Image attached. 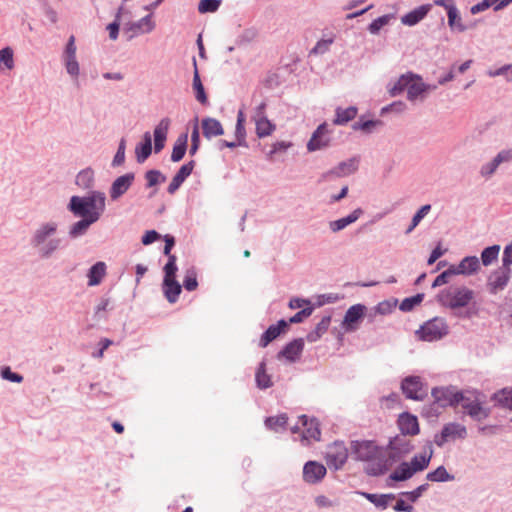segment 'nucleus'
<instances>
[{"instance_id": "37998d69", "label": "nucleus", "mask_w": 512, "mask_h": 512, "mask_svg": "<svg viewBox=\"0 0 512 512\" xmlns=\"http://www.w3.org/2000/svg\"><path fill=\"white\" fill-rule=\"evenodd\" d=\"M414 471L408 462H402L391 474L390 479L394 481H406L414 475Z\"/></svg>"}, {"instance_id": "20e7f679", "label": "nucleus", "mask_w": 512, "mask_h": 512, "mask_svg": "<svg viewBox=\"0 0 512 512\" xmlns=\"http://www.w3.org/2000/svg\"><path fill=\"white\" fill-rule=\"evenodd\" d=\"M475 298V292L465 285H450L440 290L437 302L444 308L457 311L466 308Z\"/></svg>"}, {"instance_id": "e2e57ef3", "label": "nucleus", "mask_w": 512, "mask_h": 512, "mask_svg": "<svg viewBox=\"0 0 512 512\" xmlns=\"http://www.w3.org/2000/svg\"><path fill=\"white\" fill-rule=\"evenodd\" d=\"M126 139L122 138L119 141L117 152L112 160V166L118 167L125 162Z\"/></svg>"}, {"instance_id": "338daca9", "label": "nucleus", "mask_w": 512, "mask_h": 512, "mask_svg": "<svg viewBox=\"0 0 512 512\" xmlns=\"http://www.w3.org/2000/svg\"><path fill=\"white\" fill-rule=\"evenodd\" d=\"M499 1L500 0H482L476 5H473L470 11L473 15L478 14L480 12L487 10L490 7L494 8L499 3Z\"/></svg>"}, {"instance_id": "7c9ffc66", "label": "nucleus", "mask_w": 512, "mask_h": 512, "mask_svg": "<svg viewBox=\"0 0 512 512\" xmlns=\"http://www.w3.org/2000/svg\"><path fill=\"white\" fill-rule=\"evenodd\" d=\"M286 327L287 322L285 320H280L276 325L269 326L262 334L259 345L263 348L266 347L270 342L276 339Z\"/></svg>"}, {"instance_id": "e433bc0d", "label": "nucleus", "mask_w": 512, "mask_h": 512, "mask_svg": "<svg viewBox=\"0 0 512 512\" xmlns=\"http://www.w3.org/2000/svg\"><path fill=\"white\" fill-rule=\"evenodd\" d=\"M361 496L365 497L368 501L373 503L376 507L385 509L387 508L389 501L395 499L394 494H373L367 492H357Z\"/></svg>"}, {"instance_id": "cd10ccee", "label": "nucleus", "mask_w": 512, "mask_h": 512, "mask_svg": "<svg viewBox=\"0 0 512 512\" xmlns=\"http://www.w3.org/2000/svg\"><path fill=\"white\" fill-rule=\"evenodd\" d=\"M363 214V210L361 208H357L353 210L349 215L346 217L330 221L329 222V228L333 233H337L343 229H345L348 225L356 222L361 215Z\"/></svg>"}, {"instance_id": "aec40b11", "label": "nucleus", "mask_w": 512, "mask_h": 512, "mask_svg": "<svg viewBox=\"0 0 512 512\" xmlns=\"http://www.w3.org/2000/svg\"><path fill=\"white\" fill-rule=\"evenodd\" d=\"M433 445L431 441H427L425 445V451L424 453L415 455L411 462L409 463L410 467L414 471V473L421 472L425 470L432 459L433 456Z\"/></svg>"}, {"instance_id": "7ed1b4c3", "label": "nucleus", "mask_w": 512, "mask_h": 512, "mask_svg": "<svg viewBox=\"0 0 512 512\" xmlns=\"http://www.w3.org/2000/svg\"><path fill=\"white\" fill-rule=\"evenodd\" d=\"M350 453L356 460L367 463L365 472L370 476H380L388 470V463L383 449L377 446L374 441H351Z\"/></svg>"}, {"instance_id": "4be33fe9", "label": "nucleus", "mask_w": 512, "mask_h": 512, "mask_svg": "<svg viewBox=\"0 0 512 512\" xmlns=\"http://www.w3.org/2000/svg\"><path fill=\"white\" fill-rule=\"evenodd\" d=\"M194 166L195 162L192 160L180 167V169L178 170V172L175 174L170 184L168 185L167 192L169 194H174L180 188L182 183L192 173Z\"/></svg>"}, {"instance_id": "2eb2a0df", "label": "nucleus", "mask_w": 512, "mask_h": 512, "mask_svg": "<svg viewBox=\"0 0 512 512\" xmlns=\"http://www.w3.org/2000/svg\"><path fill=\"white\" fill-rule=\"evenodd\" d=\"M330 140L327 124L323 123L313 132L307 143V149L310 152L324 149L329 146Z\"/></svg>"}, {"instance_id": "473e14b6", "label": "nucleus", "mask_w": 512, "mask_h": 512, "mask_svg": "<svg viewBox=\"0 0 512 512\" xmlns=\"http://www.w3.org/2000/svg\"><path fill=\"white\" fill-rule=\"evenodd\" d=\"M357 112L358 109L355 106H350L347 108L337 107L335 110V118L333 120V124L345 125L356 117Z\"/></svg>"}, {"instance_id": "72a5a7b5", "label": "nucleus", "mask_w": 512, "mask_h": 512, "mask_svg": "<svg viewBox=\"0 0 512 512\" xmlns=\"http://www.w3.org/2000/svg\"><path fill=\"white\" fill-rule=\"evenodd\" d=\"M193 65H194V73H193V81H192V87L195 91V97L197 101H199L201 104H207L208 99L207 95L204 90V86L201 82L200 75L197 68V62L196 59H193Z\"/></svg>"}, {"instance_id": "69168bd1", "label": "nucleus", "mask_w": 512, "mask_h": 512, "mask_svg": "<svg viewBox=\"0 0 512 512\" xmlns=\"http://www.w3.org/2000/svg\"><path fill=\"white\" fill-rule=\"evenodd\" d=\"M164 272H165L164 279L175 278V275L177 272L176 256L175 255L168 256V262L164 266Z\"/></svg>"}, {"instance_id": "09e8293b", "label": "nucleus", "mask_w": 512, "mask_h": 512, "mask_svg": "<svg viewBox=\"0 0 512 512\" xmlns=\"http://www.w3.org/2000/svg\"><path fill=\"white\" fill-rule=\"evenodd\" d=\"M500 165H501L500 162L498 161L497 157L495 156L490 161L481 165V167L479 169V175L483 179L488 180L496 173V171Z\"/></svg>"}, {"instance_id": "0e129e2a", "label": "nucleus", "mask_w": 512, "mask_h": 512, "mask_svg": "<svg viewBox=\"0 0 512 512\" xmlns=\"http://www.w3.org/2000/svg\"><path fill=\"white\" fill-rule=\"evenodd\" d=\"M490 77L504 76L508 82H512V64L504 65L496 70L487 72Z\"/></svg>"}, {"instance_id": "9d476101", "label": "nucleus", "mask_w": 512, "mask_h": 512, "mask_svg": "<svg viewBox=\"0 0 512 512\" xmlns=\"http://www.w3.org/2000/svg\"><path fill=\"white\" fill-rule=\"evenodd\" d=\"M511 272V268H505L503 266L492 271L489 274L486 283L488 292L495 295L498 292L503 291L510 281Z\"/></svg>"}, {"instance_id": "13d9d810", "label": "nucleus", "mask_w": 512, "mask_h": 512, "mask_svg": "<svg viewBox=\"0 0 512 512\" xmlns=\"http://www.w3.org/2000/svg\"><path fill=\"white\" fill-rule=\"evenodd\" d=\"M183 286L187 291H194L197 288V274L194 268H190L186 271Z\"/></svg>"}, {"instance_id": "79ce46f5", "label": "nucleus", "mask_w": 512, "mask_h": 512, "mask_svg": "<svg viewBox=\"0 0 512 512\" xmlns=\"http://www.w3.org/2000/svg\"><path fill=\"white\" fill-rule=\"evenodd\" d=\"M256 385L259 389H267L273 385L270 375L266 373V363L262 361L255 374Z\"/></svg>"}, {"instance_id": "de8ad7c7", "label": "nucleus", "mask_w": 512, "mask_h": 512, "mask_svg": "<svg viewBox=\"0 0 512 512\" xmlns=\"http://www.w3.org/2000/svg\"><path fill=\"white\" fill-rule=\"evenodd\" d=\"M447 16L448 25L452 30L464 32L467 29V27L462 23L457 7H450Z\"/></svg>"}, {"instance_id": "a878e982", "label": "nucleus", "mask_w": 512, "mask_h": 512, "mask_svg": "<svg viewBox=\"0 0 512 512\" xmlns=\"http://www.w3.org/2000/svg\"><path fill=\"white\" fill-rule=\"evenodd\" d=\"M124 27L127 31H131L133 33L132 36H135L140 33H150L155 28V23L152 20L151 15H146L136 22H127L123 23Z\"/></svg>"}, {"instance_id": "1a4fd4ad", "label": "nucleus", "mask_w": 512, "mask_h": 512, "mask_svg": "<svg viewBox=\"0 0 512 512\" xmlns=\"http://www.w3.org/2000/svg\"><path fill=\"white\" fill-rule=\"evenodd\" d=\"M401 389L403 394L412 400L421 401L427 394V387L419 376H408L402 380Z\"/></svg>"}, {"instance_id": "4c0bfd02", "label": "nucleus", "mask_w": 512, "mask_h": 512, "mask_svg": "<svg viewBox=\"0 0 512 512\" xmlns=\"http://www.w3.org/2000/svg\"><path fill=\"white\" fill-rule=\"evenodd\" d=\"M492 400L497 406L505 409L512 410V388H503L495 392Z\"/></svg>"}, {"instance_id": "052dcab7", "label": "nucleus", "mask_w": 512, "mask_h": 512, "mask_svg": "<svg viewBox=\"0 0 512 512\" xmlns=\"http://www.w3.org/2000/svg\"><path fill=\"white\" fill-rule=\"evenodd\" d=\"M221 4V0H201L198 5L200 13H213L216 12Z\"/></svg>"}, {"instance_id": "412c9836", "label": "nucleus", "mask_w": 512, "mask_h": 512, "mask_svg": "<svg viewBox=\"0 0 512 512\" xmlns=\"http://www.w3.org/2000/svg\"><path fill=\"white\" fill-rule=\"evenodd\" d=\"M430 85L423 82L422 77L414 74L413 80L409 82L407 90V99L411 102L424 98V94L428 92Z\"/></svg>"}, {"instance_id": "f257e3e1", "label": "nucleus", "mask_w": 512, "mask_h": 512, "mask_svg": "<svg viewBox=\"0 0 512 512\" xmlns=\"http://www.w3.org/2000/svg\"><path fill=\"white\" fill-rule=\"evenodd\" d=\"M67 210L77 218L68 228L70 239H78L87 234L89 228L98 222L106 210V195L99 190H91L85 196L74 195L67 204Z\"/></svg>"}, {"instance_id": "dca6fc26", "label": "nucleus", "mask_w": 512, "mask_h": 512, "mask_svg": "<svg viewBox=\"0 0 512 512\" xmlns=\"http://www.w3.org/2000/svg\"><path fill=\"white\" fill-rule=\"evenodd\" d=\"M348 458V450L342 443H334L327 452V463L336 470L341 469Z\"/></svg>"}, {"instance_id": "774afa93", "label": "nucleus", "mask_w": 512, "mask_h": 512, "mask_svg": "<svg viewBox=\"0 0 512 512\" xmlns=\"http://www.w3.org/2000/svg\"><path fill=\"white\" fill-rule=\"evenodd\" d=\"M1 377L14 383H21L23 381V376L13 372L8 366L1 369Z\"/></svg>"}, {"instance_id": "f704fd0d", "label": "nucleus", "mask_w": 512, "mask_h": 512, "mask_svg": "<svg viewBox=\"0 0 512 512\" xmlns=\"http://www.w3.org/2000/svg\"><path fill=\"white\" fill-rule=\"evenodd\" d=\"M61 59L67 74L72 79H77L80 74V65L77 60L76 54H62Z\"/></svg>"}, {"instance_id": "0eeeda50", "label": "nucleus", "mask_w": 512, "mask_h": 512, "mask_svg": "<svg viewBox=\"0 0 512 512\" xmlns=\"http://www.w3.org/2000/svg\"><path fill=\"white\" fill-rule=\"evenodd\" d=\"M431 395L441 408L456 407L462 399V391L453 385L434 387Z\"/></svg>"}, {"instance_id": "8fccbe9b", "label": "nucleus", "mask_w": 512, "mask_h": 512, "mask_svg": "<svg viewBox=\"0 0 512 512\" xmlns=\"http://www.w3.org/2000/svg\"><path fill=\"white\" fill-rule=\"evenodd\" d=\"M500 245H492L485 248L481 253V262L484 266H489L498 259Z\"/></svg>"}, {"instance_id": "f8f14e48", "label": "nucleus", "mask_w": 512, "mask_h": 512, "mask_svg": "<svg viewBox=\"0 0 512 512\" xmlns=\"http://www.w3.org/2000/svg\"><path fill=\"white\" fill-rule=\"evenodd\" d=\"M366 307L363 304H355L348 308L342 321V327L346 332H354L359 328V322L365 315Z\"/></svg>"}, {"instance_id": "864d4df0", "label": "nucleus", "mask_w": 512, "mask_h": 512, "mask_svg": "<svg viewBox=\"0 0 512 512\" xmlns=\"http://www.w3.org/2000/svg\"><path fill=\"white\" fill-rule=\"evenodd\" d=\"M170 126V120L169 118H163L160 120V122L156 125L154 129V141H161L165 142L168 134V129Z\"/></svg>"}, {"instance_id": "c756f323", "label": "nucleus", "mask_w": 512, "mask_h": 512, "mask_svg": "<svg viewBox=\"0 0 512 512\" xmlns=\"http://www.w3.org/2000/svg\"><path fill=\"white\" fill-rule=\"evenodd\" d=\"M107 266L104 262L99 261L90 267L87 273L88 286L99 285L106 275Z\"/></svg>"}, {"instance_id": "bf43d9fd", "label": "nucleus", "mask_w": 512, "mask_h": 512, "mask_svg": "<svg viewBox=\"0 0 512 512\" xmlns=\"http://www.w3.org/2000/svg\"><path fill=\"white\" fill-rule=\"evenodd\" d=\"M380 123L381 122L379 120H362V119H360L359 121L355 122L352 125V129L355 131L361 130L365 133H371L373 131V129Z\"/></svg>"}, {"instance_id": "6e6d98bb", "label": "nucleus", "mask_w": 512, "mask_h": 512, "mask_svg": "<svg viewBox=\"0 0 512 512\" xmlns=\"http://www.w3.org/2000/svg\"><path fill=\"white\" fill-rule=\"evenodd\" d=\"M287 420L288 418L285 414L276 417H268L265 420V425L267 428L271 430L279 431L280 428L285 427V425L287 424Z\"/></svg>"}, {"instance_id": "4468645a", "label": "nucleus", "mask_w": 512, "mask_h": 512, "mask_svg": "<svg viewBox=\"0 0 512 512\" xmlns=\"http://www.w3.org/2000/svg\"><path fill=\"white\" fill-rule=\"evenodd\" d=\"M327 473L326 467L317 461H308L303 467V480L308 484H317Z\"/></svg>"}, {"instance_id": "f03ea898", "label": "nucleus", "mask_w": 512, "mask_h": 512, "mask_svg": "<svg viewBox=\"0 0 512 512\" xmlns=\"http://www.w3.org/2000/svg\"><path fill=\"white\" fill-rule=\"evenodd\" d=\"M29 246L41 260H49L66 247L60 224L55 220L41 221L31 231Z\"/></svg>"}, {"instance_id": "5701e85b", "label": "nucleus", "mask_w": 512, "mask_h": 512, "mask_svg": "<svg viewBox=\"0 0 512 512\" xmlns=\"http://www.w3.org/2000/svg\"><path fill=\"white\" fill-rule=\"evenodd\" d=\"M432 8L431 4L421 5L401 17V23L405 26H415L421 22Z\"/></svg>"}, {"instance_id": "4d7b16f0", "label": "nucleus", "mask_w": 512, "mask_h": 512, "mask_svg": "<svg viewBox=\"0 0 512 512\" xmlns=\"http://www.w3.org/2000/svg\"><path fill=\"white\" fill-rule=\"evenodd\" d=\"M146 187L156 186L166 180V177L159 170H149L145 173Z\"/></svg>"}, {"instance_id": "9b49d317", "label": "nucleus", "mask_w": 512, "mask_h": 512, "mask_svg": "<svg viewBox=\"0 0 512 512\" xmlns=\"http://www.w3.org/2000/svg\"><path fill=\"white\" fill-rule=\"evenodd\" d=\"M388 449L390 450L388 457L396 461L409 454L414 449V446L405 435L401 434L389 441Z\"/></svg>"}, {"instance_id": "a211bd4d", "label": "nucleus", "mask_w": 512, "mask_h": 512, "mask_svg": "<svg viewBox=\"0 0 512 512\" xmlns=\"http://www.w3.org/2000/svg\"><path fill=\"white\" fill-rule=\"evenodd\" d=\"M358 162L357 158H350L346 161H342L337 166L323 174V178L328 179L330 177H345L351 175L357 171Z\"/></svg>"}, {"instance_id": "bb28decb", "label": "nucleus", "mask_w": 512, "mask_h": 512, "mask_svg": "<svg viewBox=\"0 0 512 512\" xmlns=\"http://www.w3.org/2000/svg\"><path fill=\"white\" fill-rule=\"evenodd\" d=\"M203 135L207 139L221 136L224 134V129L219 120L212 117H205L201 121Z\"/></svg>"}, {"instance_id": "39448f33", "label": "nucleus", "mask_w": 512, "mask_h": 512, "mask_svg": "<svg viewBox=\"0 0 512 512\" xmlns=\"http://www.w3.org/2000/svg\"><path fill=\"white\" fill-rule=\"evenodd\" d=\"M460 404L473 420L481 421L490 415V409L484 406V396L478 391H462Z\"/></svg>"}, {"instance_id": "58836bf2", "label": "nucleus", "mask_w": 512, "mask_h": 512, "mask_svg": "<svg viewBox=\"0 0 512 512\" xmlns=\"http://www.w3.org/2000/svg\"><path fill=\"white\" fill-rule=\"evenodd\" d=\"M187 141H188V135L187 133H183L178 136L177 140L175 141L172 154H171V160L173 162H179L183 159L186 150H187Z\"/></svg>"}, {"instance_id": "49530a36", "label": "nucleus", "mask_w": 512, "mask_h": 512, "mask_svg": "<svg viewBox=\"0 0 512 512\" xmlns=\"http://www.w3.org/2000/svg\"><path fill=\"white\" fill-rule=\"evenodd\" d=\"M426 479L431 482H448L453 481L455 479L454 475L449 474L446 468L441 465L437 467L434 471L429 472L426 475Z\"/></svg>"}, {"instance_id": "c9c22d12", "label": "nucleus", "mask_w": 512, "mask_h": 512, "mask_svg": "<svg viewBox=\"0 0 512 512\" xmlns=\"http://www.w3.org/2000/svg\"><path fill=\"white\" fill-rule=\"evenodd\" d=\"M163 289L167 300L170 303H175L181 293V285L176 281V279H164Z\"/></svg>"}, {"instance_id": "6e6552de", "label": "nucleus", "mask_w": 512, "mask_h": 512, "mask_svg": "<svg viewBox=\"0 0 512 512\" xmlns=\"http://www.w3.org/2000/svg\"><path fill=\"white\" fill-rule=\"evenodd\" d=\"M467 437V428L457 422H450L443 426L440 433L434 435L433 443L438 447H443L448 441L457 439L463 440Z\"/></svg>"}, {"instance_id": "423d86ee", "label": "nucleus", "mask_w": 512, "mask_h": 512, "mask_svg": "<svg viewBox=\"0 0 512 512\" xmlns=\"http://www.w3.org/2000/svg\"><path fill=\"white\" fill-rule=\"evenodd\" d=\"M448 332L449 327L446 320L441 317H435L421 325L416 334L420 340L433 342L442 339Z\"/></svg>"}, {"instance_id": "5fc2aeb1", "label": "nucleus", "mask_w": 512, "mask_h": 512, "mask_svg": "<svg viewBox=\"0 0 512 512\" xmlns=\"http://www.w3.org/2000/svg\"><path fill=\"white\" fill-rule=\"evenodd\" d=\"M424 299L423 293H418L412 297L405 298L400 304V310L403 312H409L414 309L416 305H419Z\"/></svg>"}, {"instance_id": "6ab92c4d", "label": "nucleus", "mask_w": 512, "mask_h": 512, "mask_svg": "<svg viewBox=\"0 0 512 512\" xmlns=\"http://www.w3.org/2000/svg\"><path fill=\"white\" fill-rule=\"evenodd\" d=\"M452 266L456 275L463 276L474 275L478 273L481 268L480 260L477 256H466L459 262V264Z\"/></svg>"}, {"instance_id": "3c124183", "label": "nucleus", "mask_w": 512, "mask_h": 512, "mask_svg": "<svg viewBox=\"0 0 512 512\" xmlns=\"http://www.w3.org/2000/svg\"><path fill=\"white\" fill-rule=\"evenodd\" d=\"M394 17L395 16L393 14H386L378 17L369 24L368 31L373 35H377L380 30L384 26L388 25Z\"/></svg>"}, {"instance_id": "680f3d73", "label": "nucleus", "mask_w": 512, "mask_h": 512, "mask_svg": "<svg viewBox=\"0 0 512 512\" xmlns=\"http://www.w3.org/2000/svg\"><path fill=\"white\" fill-rule=\"evenodd\" d=\"M456 275L455 270L453 266L451 265L447 270L443 271L441 274H439L435 280L432 283V287H440L442 285H445L449 282L451 276Z\"/></svg>"}, {"instance_id": "ea45409f", "label": "nucleus", "mask_w": 512, "mask_h": 512, "mask_svg": "<svg viewBox=\"0 0 512 512\" xmlns=\"http://www.w3.org/2000/svg\"><path fill=\"white\" fill-rule=\"evenodd\" d=\"M330 323L331 316H324L321 319V321L316 325L315 329L307 334V341L311 343L318 341L321 338V336L327 332Z\"/></svg>"}, {"instance_id": "c03bdc74", "label": "nucleus", "mask_w": 512, "mask_h": 512, "mask_svg": "<svg viewBox=\"0 0 512 512\" xmlns=\"http://www.w3.org/2000/svg\"><path fill=\"white\" fill-rule=\"evenodd\" d=\"M15 67L14 51L7 46L0 50V71L12 70Z\"/></svg>"}, {"instance_id": "a19ab883", "label": "nucleus", "mask_w": 512, "mask_h": 512, "mask_svg": "<svg viewBox=\"0 0 512 512\" xmlns=\"http://www.w3.org/2000/svg\"><path fill=\"white\" fill-rule=\"evenodd\" d=\"M75 183L82 189H91L94 186V171L91 168L81 170L75 179Z\"/></svg>"}, {"instance_id": "a18cd8bd", "label": "nucleus", "mask_w": 512, "mask_h": 512, "mask_svg": "<svg viewBox=\"0 0 512 512\" xmlns=\"http://www.w3.org/2000/svg\"><path fill=\"white\" fill-rule=\"evenodd\" d=\"M256 126V134L259 138H264L271 135L276 129L275 124H273L268 118H260L259 120H254Z\"/></svg>"}, {"instance_id": "2f4dec72", "label": "nucleus", "mask_w": 512, "mask_h": 512, "mask_svg": "<svg viewBox=\"0 0 512 512\" xmlns=\"http://www.w3.org/2000/svg\"><path fill=\"white\" fill-rule=\"evenodd\" d=\"M414 73L408 72L401 75L396 82L389 84L388 92L392 97L400 95L404 90H408V85L413 80Z\"/></svg>"}, {"instance_id": "f3484780", "label": "nucleus", "mask_w": 512, "mask_h": 512, "mask_svg": "<svg viewBox=\"0 0 512 512\" xmlns=\"http://www.w3.org/2000/svg\"><path fill=\"white\" fill-rule=\"evenodd\" d=\"M299 422L303 427V430L301 432L302 442H309L310 440H320L321 432L319 429V423L317 422L316 419H309L306 415H302L299 417Z\"/></svg>"}, {"instance_id": "603ef678", "label": "nucleus", "mask_w": 512, "mask_h": 512, "mask_svg": "<svg viewBox=\"0 0 512 512\" xmlns=\"http://www.w3.org/2000/svg\"><path fill=\"white\" fill-rule=\"evenodd\" d=\"M431 205L425 204L423 205L412 217L411 224L405 231V234H410L422 221V219L431 211Z\"/></svg>"}, {"instance_id": "b1692460", "label": "nucleus", "mask_w": 512, "mask_h": 512, "mask_svg": "<svg viewBox=\"0 0 512 512\" xmlns=\"http://www.w3.org/2000/svg\"><path fill=\"white\" fill-rule=\"evenodd\" d=\"M398 427L402 435L405 436H414L420 431L417 417L409 413H403L399 416Z\"/></svg>"}, {"instance_id": "ddd939ff", "label": "nucleus", "mask_w": 512, "mask_h": 512, "mask_svg": "<svg viewBox=\"0 0 512 512\" xmlns=\"http://www.w3.org/2000/svg\"><path fill=\"white\" fill-rule=\"evenodd\" d=\"M135 180V174L132 172L126 173L117 177L111 184L109 195L112 201L118 200L122 197L132 186Z\"/></svg>"}, {"instance_id": "c85d7f7f", "label": "nucleus", "mask_w": 512, "mask_h": 512, "mask_svg": "<svg viewBox=\"0 0 512 512\" xmlns=\"http://www.w3.org/2000/svg\"><path fill=\"white\" fill-rule=\"evenodd\" d=\"M152 152V137L150 132H145L143 141L138 143L135 147V156L138 163L145 162Z\"/></svg>"}, {"instance_id": "393cba45", "label": "nucleus", "mask_w": 512, "mask_h": 512, "mask_svg": "<svg viewBox=\"0 0 512 512\" xmlns=\"http://www.w3.org/2000/svg\"><path fill=\"white\" fill-rule=\"evenodd\" d=\"M304 348V340L302 338L289 342L277 355V357L285 358L290 362H295L301 355Z\"/></svg>"}]
</instances>
